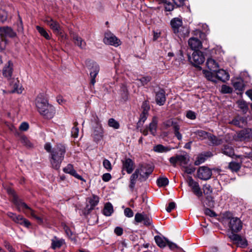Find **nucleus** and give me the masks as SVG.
I'll list each match as a JSON object with an SVG mask.
<instances>
[{
    "label": "nucleus",
    "mask_w": 252,
    "mask_h": 252,
    "mask_svg": "<svg viewBox=\"0 0 252 252\" xmlns=\"http://www.w3.org/2000/svg\"><path fill=\"white\" fill-rule=\"evenodd\" d=\"M65 152V147L62 144L57 145L52 149L50 161L53 168L56 170L60 168Z\"/></svg>",
    "instance_id": "1"
},
{
    "label": "nucleus",
    "mask_w": 252,
    "mask_h": 252,
    "mask_svg": "<svg viewBox=\"0 0 252 252\" xmlns=\"http://www.w3.org/2000/svg\"><path fill=\"white\" fill-rule=\"evenodd\" d=\"M12 202L16 205L19 211H21V208L22 207L27 210L24 213L27 215H30L32 217L36 220L37 222L39 223L43 222L42 219L37 216L34 211L29 207L25 203L23 202L21 200L19 199L17 195H14L13 198L12 199Z\"/></svg>",
    "instance_id": "2"
},
{
    "label": "nucleus",
    "mask_w": 252,
    "mask_h": 252,
    "mask_svg": "<svg viewBox=\"0 0 252 252\" xmlns=\"http://www.w3.org/2000/svg\"><path fill=\"white\" fill-rule=\"evenodd\" d=\"M138 170L139 176V180L144 181L147 180L149 175L153 171V168L150 165L146 163L140 164L135 171Z\"/></svg>",
    "instance_id": "3"
},
{
    "label": "nucleus",
    "mask_w": 252,
    "mask_h": 252,
    "mask_svg": "<svg viewBox=\"0 0 252 252\" xmlns=\"http://www.w3.org/2000/svg\"><path fill=\"white\" fill-rule=\"evenodd\" d=\"M189 160V158L187 155H178L169 158L170 162L174 167H175L176 164L179 163L181 166L185 167L188 165Z\"/></svg>",
    "instance_id": "4"
},
{
    "label": "nucleus",
    "mask_w": 252,
    "mask_h": 252,
    "mask_svg": "<svg viewBox=\"0 0 252 252\" xmlns=\"http://www.w3.org/2000/svg\"><path fill=\"white\" fill-rule=\"evenodd\" d=\"M189 59L194 66L202 64L205 61L203 53L199 50H195L192 54V57H189Z\"/></svg>",
    "instance_id": "5"
},
{
    "label": "nucleus",
    "mask_w": 252,
    "mask_h": 252,
    "mask_svg": "<svg viewBox=\"0 0 252 252\" xmlns=\"http://www.w3.org/2000/svg\"><path fill=\"white\" fill-rule=\"evenodd\" d=\"M44 22L52 30L54 33L63 36L62 27L58 22L50 17L46 18Z\"/></svg>",
    "instance_id": "6"
},
{
    "label": "nucleus",
    "mask_w": 252,
    "mask_h": 252,
    "mask_svg": "<svg viewBox=\"0 0 252 252\" xmlns=\"http://www.w3.org/2000/svg\"><path fill=\"white\" fill-rule=\"evenodd\" d=\"M187 182L192 191L196 196L200 197L202 196L203 193L198 183L195 181L190 176L188 177Z\"/></svg>",
    "instance_id": "7"
},
{
    "label": "nucleus",
    "mask_w": 252,
    "mask_h": 252,
    "mask_svg": "<svg viewBox=\"0 0 252 252\" xmlns=\"http://www.w3.org/2000/svg\"><path fill=\"white\" fill-rule=\"evenodd\" d=\"M17 36L16 32L12 28L8 26L0 27V37L6 38V37L14 38Z\"/></svg>",
    "instance_id": "8"
},
{
    "label": "nucleus",
    "mask_w": 252,
    "mask_h": 252,
    "mask_svg": "<svg viewBox=\"0 0 252 252\" xmlns=\"http://www.w3.org/2000/svg\"><path fill=\"white\" fill-rule=\"evenodd\" d=\"M104 42L108 45L118 46L120 45V41L111 32H106L103 39Z\"/></svg>",
    "instance_id": "9"
},
{
    "label": "nucleus",
    "mask_w": 252,
    "mask_h": 252,
    "mask_svg": "<svg viewBox=\"0 0 252 252\" xmlns=\"http://www.w3.org/2000/svg\"><path fill=\"white\" fill-rule=\"evenodd\" d=\"M212 175L211 170L207 167H200L197 171L198 177L203 180H207L210 179Z\"/></svg>",
    "instance_id": "10"
},
{
    "label": "nucleus",
    "mask_w": 252,
    "mask_h": 252,
    "mask_svg": "<svg viewBox=\"0 0 252 252\" xmlns=\"http://www.w3.org/2000/svg\"><path fill=\"white\" fill-rule=\"evenodd\" d=\"M134 220L138 223L143 221V224L146 226H149L152 223V218L144 213H136L135 215Z\"/></svg>",
    "instance_id": "11"
},
{
    "label": "nucleus",
    "mask_w": 252,
    "mask_h": 252,
    "mask_svg": "<svg viewBox=\"0 0 252 252\" xmlns=\"http://www.w3.org/2000/svg\"><path fill=\"white\" fill-rule=\"evenodd\" d=\"M229 226L233 232L239 231L242 227V222L237 218H232L229 220Z\"/></svg>",
    "instance_id": "12"
},
{
    "label": "nucleus",
    "mask_w": 252,
    "mask_h": 252,
    "mask_svg": "<svg viewBox=\"0 0 252 252\" xmlns=\"http://www.w3.org/2000/svg\"><path fill=\"white\" fill-rule=\"evenodd\" d=\"M49 103L47 100L42 97V95H38L35 99V105L39 113L41 114V110H45L46 108V105Z\"/></svg>",
    "instance_id": "13"
},
{
    "label": "nucleus",
    "mask_w": 252,
    "mask_h": 252,
    "mask_svg": "<svg viewBox=\"0 0 252 252\" xmlns=\"http://www.w3.org/2000/svg\"><path fill=\"white\" fill-rule=\"evenodd\" d=\"M122 163L123 170H125L128 174L132 172L134 169V163L130 158H127L122 160Z\"/></svg>",
    "instance_id": "14"
},
{
    "label": "nucleus",
    "mask_w": 252,
    "mask_h": 252,
    "mask_svg": "<svg viewBox=\"0 0 252 252\" xmlns=\"http://www.w3.org/2000/svg\"><path fill=\"white\" fill-rule=\"evenodd\" d=\"M41 115L46 119L52 118L55 113V109L54 106L48 104L46 105V108L45 110H41Z\"/></svg>",
    "instance_id": "15"
},
{
    "label": "nucleus",
    "mask_w": 252,
    "mask_h": 252,
    "mask_svg": "<svg viewBox=\"0 0 252 252\" xmlns=\"http://www.w3.org/2000/svg\"><path fill=\"white\" fill-rule=\"evenodd\" d=\"M166 101L165 92L161 89L156 93V101L159 106L163 105Z\"/></svg>",
    "instance_id": "16"
},
{
    "label": "nucleus",
    "mask_w": 252,
    "mask_h": 252,
    "mask_svg": "<svg viewBox=\"0 0 252 252\" xmlns=\"http://www.w3.org/2000/svg\"><path fill=\"white\" fill-rule=\"evenodd\" d=\"M86 65L90 71V73L98 74L99 71V66L95 62L92 61H88L86 62Z\"/></svg>",
    "instance_id": "17"
},
{
    "label": "nucleus",
    "mask_w": 252,
    "mask_h": 252,
    "mask_svg": "<svg viewBox=\"0 0 252 252\" xmlns=\"http://www.w3.org/2000/svg\"><path fill=\"white\" fill-rule=\"evenodd\" d=\"M189 46L192 50H198L197 49L202 47V43L197 38L195 37H191L188 41Z\"/></svg>",
    "instance_id": "18"
},
{
    "label": "nucleus",
    "mask_w": 252,
    "mask_h": 252,
    "mask_svg": "<svg viewBox=\"0 0 252 252\" xmlns=\"http://www.w3.org/2000/svg\"><path fill=\"white\" fill-rule=\"evenodd\" d=\"M170 24L174 33L179 32V29L183 26V22L179 18H175L171 20Z\"/></svg>",
    "instance_id": "19"
},
{
    "label": "nucleus",
    "mask_w": 252,
    "mask_h": 252,
    "mask_svg": "<svg viewBox=\"0 0 252 252\" xmlns=\"http://www.w3.org/2000/svg\"><path fill=\"white\" fill-rule=\"evenodd\" d=\"M103 129L101 125H98L95 127L93 132V137L95 141H100L103 137Z\"/></svg>",
    "instance_id": "20"
},
{
    "label": "nucleus",
    "mask_w": 252,
    "mask_h": 252,
    "mask_svg": "<svg viewBox=\"0 0 252 252\" xmlns=\"http://www.w3.org/2000/svg\"><path fill=\"white\" fill-rule=\"evenodd\" d=\"M88 201L89 204L87 205L86 209L88 211L92 210L97 205L99 202V197L96 195H94L92 197L88 198Z\"/></svg>",
    "instance_id": "21"
},
{
    "label": "nucleus",
    "mask_w": 252,
    "mask_h": 252,
    "mask_svg": "<svg viewBox=\"0 0 252 252\" xmlns=\"http://www.w3.org/2000/svg\"><path fill=\"white\" fill-rule=\"evenodd\" d=\"M206 65L210 71L216 72L219 66V64L216 61L212 58H210L207 59L206 62Z\"/></svg>",
    "instance_id": "22"
},
{
    "label": "nucleus",
    "mask_w": 252,
    "mask_h": 252,
    "mask_svg": "<svg viewBox=\"0 0 252 252\" xmlns=\"http://www.w3.org/2000/svg\"><path fill=\"white\" fill-rule=\"evenodd\" d=\"M13 63L9 61L3 69V75L7 78L11 77L13 72Z\"/></svg>",
    "instance_id": "23"
},
{
    "label": "nucleus",
    "mask_w": 252,
    "mask_h": 252,
    "mask_svg": "<svg viewBox=\"0 0 252 252\" xmlns=\"http://www.w3.org/2000/svg\"><path fill=\"white\" fill-rule=\"evenodd\" d=\"M215 73L216 74V77L222 82L227 81L229 79L228 73L223 69L217 70Z\"/></svg>",
    "instance_id": "24"
},
{
    "label": "nucleus",
    "mask_w": 252,
    "mask_h": 252,
    "mask_svg": "<svg viewBox=\"0 0 252 252\" xmlns=\"http://www.w3.org/2000/svg\"><path fill=\"white\" fill-rule=\"evenodd\" d=\"M211 156V153L210 152H206L205 153L199 155L194 161V164L195 165H200V164L204 162L207 158Z\"/></svg>",
    "instance_id": "25"
},
{
    "label": "nucleus",
    "mask_w": 252,
    "mask_h": 252,
    "mask_svg": "<svg viewBox=\"0 0 252 252\" xmlns=\"http://www.w3.org/2000/svg\"><path fill=\"white\" fill-rule=\"evenodd\" d=\"M233 87H234L236 91H237V94H242L244 88V82L242 79H237L233 82Z\"/></svg>",
    "instance_id": "26"
},
{
    "label": "nucleus",
    "mask_w": 252,
    "mask_h": 252,
    "mask_svg": "<svg viewBox=\"0 0 252 252\" xmlns=\"http://www.w3.org/2000/svg\"><path fill=\"white\" fill-rule=\"evenodd\" d=\"M51 241V248L54 250H55L57 248H60L65 243L64 239H59L56 236H55L52 239Z\"/></svg>",
    "instance_id": "27"
},
{
    "label": "nucleus",
    "mask_w": 252,
    "mask_h": 252,
    "mask_svg": "<svg viewBox=\"0 0 252 252\" xmlns=\"http://www.w3.org/2000/svg\"><path fill=\"white\" fill-rule=\"evenodd\" d=\"M158 126V119L156 117L153 118L152 121L149 124L148 129L151 134L155 136L157 132Z\"/></svg>",
    "instance_id": "28"
},
{
    "label": "nucleus",
    "mask_w": 252,
    "mask_h": 252,
    "mask_svg": "<svg viewBox=\"0 0 252 252\" xmlns=\"http://www.w3.org/2000/svg\"><path fill=\"white\" fill-rule=\"evenodd\" d=\"M155 240L157 245L161 248H164L166 246L168 241V239L160 236H155Z\"/></svg>",
    "instance_id": "29"
},
{
    "label": "nucleus",
    "mask_w": 252,
    "mask_h": 252,
    "mask_svg": "<svg viewBox=\"0 0 252 252\" xmlns=\"http://www.w3.org/2000/svg\"><path fill=\"white\" fill-rule=\"evenodd\" d=\"M73 39L74 40L75 44L79 46L80 48L83 49L85 47L86 45L85 42L78 35L73 34Z\"/></svg>",
    "instance_id": "30"
},
{
    "label": "nucleus",
    "mask_w": 252,
    "mask_h": 252,
    "mask_svg": "<svg viewBox=\"0 0 252 252\" xmlns=\"http://www.w3.org/2000/svg\"><path fill=\"white\" fill-rule=\"evenodd\" d=\"M208 140L211 142L213 146H218L220 145L223 142V140L220 137H217L216 136L210 134Z\"/></svg>",
    "instance_id": "31"
},
{
    "label": "nucleus",
    "mask_w": 252,
    "mask_h": 252,
    "mask_svg": "<svg viewBox=\"0 0 252 252\" xmlns=\"http://www.w3.org/2000/svg\"><path fill=\"white\" fill-rule=\"evenodd\" d=\"M180 29H179L178 32L175 33L179 37H185L189 35V32L188 27H183L182 26Z\"/></svg>",
    "instance_id": "32"
},
{
    "label": "nucleus",
    "mask_w": 252,
    "mask_h": 252,
    "mask_svg": "<svg viewBox=\"0 0 252 252\" xmlns=\"http://www.w3.org/2000/svg\"><path fill=\"white\" fill-rule=\"evenodd\" d=\"M249 130L244 129L241 130L237 135L238 138L240 141H243L248 139L250 137Z\"/></svg>",
    "instance_id": "33"
},
{
    "label": "nucleus",
    "mask_w": 252,
    "mask_h": 252,
    "mask_svg": "<svg viewBox=\"0 0 252 252\" xmlns=\"http://www.w3.org/2000/svg\"><path fill=\"white\" fill-rule=\"evenodd\" d=\"M221 151L222 153L228 157H232L234 155V149L231 146L225 145Z\"/></svg>",
    "instance_id": "34"
},
{
    "label": "nucleus",
    "mask_w": 252,
    "mask_h": 252,
    "mask_svg": "<svg viewBox=\"0 0 252 252\" xmlns=\"http://www.w3.org/2000/svg\"><path fill=\"white\" fill-rule=\"evenodd\" d=\"M194 133L200 140H203L206 138L208 139L211 134L202 130H198L196 131Z\"/></svg>",
    "instance_id": "35"
},
{
    "label": "nucleus",
    "mask_w": 252,
    "mask_h": 252,
    "mask_svg": "<svg viewBox=\"0 0 252 252\" xmlns=\"http://www.w3.org/2000/svg\"><path fill=\"white\" fill-rule=\"evenodd\" d=\"M11 86L12 88H13V90L11 91V92L17 93L18 94L22 93V91L21 90V87L18 81L14 80L12 82Z\"/></svg>",
    "instance_id": "36"
},
{
    "label": "nucleus",
    "mask_w": 252,
    "mask_h": 252,
    "mask_svg": "<svg viewBox=\"0 0 252 252\" xmlns=\"http://www.w3.org/2000/svg\"><path fill=\"white\" fill-rule=\"evenodd\" d=\"M172 127L175 136L177 137L178 140H181L182 139V135L179 131L180 126L178 123L176 122Z\"/></svg>",
    "instance_id": "37"
},
{
    "label": "nucleus",
    "mask_w": 252,
    "mask_h": 252,
    "mask_svg": "<svg viewBox=\"0 0 252 252\" xmlns=\"http://www.w3.org/2000/svg\"><path fill=\"white\" fill-rule=\"evenodd\" d=\"M138 170L135 171L131 175L130 178V184H129V188L133 189L135 187L136 180L137 179L138 177L139 176L138 174Z\"/></svg>",
    "instance_id": "38"
},
{
    "label": "nucleus",
    "mask_w": 252,
    "mask_h": 252,
    "mask_svg": "<svg viewBox=\"0 0 252 252\" xmlns=\"http://www.w3.org/2000/svg\"><path fill=\"white\" fill-rule=\"evenodd\" d=\"M113 212V208L112 205L108 202L104 206L103 209V214L106 216H110Z\"/></svg>",
    "instance_id": "39"
},
{
    "label": "nucleus",
    "mask_w": 252,
    "mask_h": 252,
    "mask_svg": "<svg viewBox=\"0 0 252 252\" xmlns=\"http://www.w3.org/2000/svg\"><path fill=\"white\" fill-rule=\"evenodd\" d=\"M154 151L157 153H166L170 150L168 147H165L161 144L155 146L153 149Z\"/></svg>",
    "instance_id": "40"
},
{
    "label": "nucleus",
    "mask_w": 252,
    "mask_h": 252,
    "mask_svg": "<svg viewBox=\"0 0 252 252\" xmlns=\"http://www.w3.org/2000/svg\"><path fill=\"white\" fill-rule=\"evenodd\" d=\"M238 107L241 109L243 112H247L248 110V105L246 101L243 100H239L237 102Z\"/></svg>",
    "instance_id": "41"
},
{
    "label": "nucleus",
    "mask_w": 252,
    "mask_h": 252,
    "mask_svg": "<svg viewBox=\"0 0 252 252\" xmlns=\"http://www.w3.org/2000/svg\"><path fill=\"white\" fill-rule=\"evenodd\" d=\"M36 29L38 32L40 34V35L45 38L46 39H49L50 37L46 32V31L42 27H41L39 26H36Z\"/></svg>",
    "instance_id": "42"
},
{
    "label": "nucleus",
    "mask_w": 252,
    "mask_h": 252,
    "mask_svg": "<svg viewBox=\"0 0 252 252\" xmlns=\"http://www.w3.org/2000/svg\"><path fill=\"white\" fill-rule=\"evenodd\" d=\"M19 140L21 144L28 148H30L32 146V144L26 136H21Z\"/></svg>",
    "instance_id": "43"
},
{
    "label": "nucleus",
    "mask_w": 252,
    "mask_h": 252,
    "mask_svg": "<svg viewBox=\"0 0 252 252\" xmlns=\"http://www.w3.org/2000/svg\"><path fill=\"white\" fill-rule=\"evenodd\" d=\"M157 183L158 185L160 187H165L168 184L169 181L166 177H161L157 180Z\"/></svg>",
    "instance_id": "44"
},
{
    "label": "nucleus",
    "mask_w": 252,
    "mask_h": 252,
    "mask_svg": "<svg viewBox=\"0 0 252 252\" xmlns=\"http://www.w3.org/2000/svg\"><path fill=\"white\" fill-rule=\"evenodd\" d=\"M204 70L203 71V74L205 75V77L210 81L215 82L216 77L214 76L213 73L212 72Z\"/></svg>",
    "instance_id": "45"
},
{
    "label": "nucleus",
    "mask_w": 252,
    "mask_h": 252,
    "mask_svg": "<svg viewBox=\"0 0 252 252\" xmlns=\"http://www.w3.org/2000/svg\"><path fill=\"white\" fill-rule=\"evenodd\" d=\"M108 124L109 126L114 129H118L120 127L119 123L113 118H111L108 120Z\"/></svg>",
    "instance_id": "46"
},
{
    "label": "nucleus",
    "mask_w": 252,
    "mask_h": 252,
    "mask_svg": "<svg viewBox=\"0 0 252 252\" xmlns=\"http://www.w3.org/2000/svg\"><path fill=\"white\" fill-rule=\"evenodd\" d=\"M8 44V40L6 38L0 37V51H3Z\"/></svg>",
    "instance_id": "47"
},
{
    "label": "nucleus",
    "mask_w": 252,
    "mask_h": 252,
    "mask_svg": "<svg viewBox=\"0 0 252 252\" xmlns=\"http://www.w3.org/2000/svg\"><path fill=\"white\" fill-rule=\"evenodd\" d=\"M229 167L233 171H237L240 168V165L236 162H231L229 163Z\"/></svg>",
    "instance_id": "48"
},
{
    "label": "nucleus",
    "mask_w": 252,
    "mask_h": 252,
    "mask_svg": "<svg viewBox=\"0 0 252 252\" xmlns=\"http://www.w3.org/2000/svg\"><path fill=\"white\" fill-rule=\"evenodd\" d=\"M151 80V77L150 76L143 77L140 79L137 80V81L140 82L141 86H144L149 82Z\"/></svg>",
    "instance_id": "49"
},
{
    "label": "nucleus",
    "mask_w": 252,
    "mask_h": 252,
    "mask_svg": "<svg viewBox=\"0 0 252 252\" xmlns=\"http://www.w3.org/2000/svg\"><path fill=\"white\" fill-rule=\"evenodd\" d=\"M7 12L3 9H0V21L3 23L7 20Z\"/></svg>",
    "instance_id": "50"
},
{
    "label": "nucleus",
    "mask_w": 252,
    "mask_h": 252,
    "mask_svg": "<svg viewBox=\"0 0 252 252\" xmlns=\"http://www.w3.org/2000/svg\"><path fill=\"white\" fill-rule=\"evenodd\" d=\"M63 170L65 173H68L70 175H72L73 171H75L72 165L70 164H68L65 167H64Z\"/></svg>",
    "instance_id": "51"
},
{
    "label": "nucleus",
    "mask_w": 252,
    "mask_h": 252,
    "mask_svg": "<svg viewBox=\"0 0 252 252\" xmlns=\"http://www.w3.org/2000/svg\"><path fill=\"white\" fill-rule=\"evenodd\" d=\"M77 124L74 123V126L71 129V135L74 138H77L78 136L79 128L77 127Z\"/></svg>",
    "instance_id": "52"
},
{
    "label": "nucleus",
    "mask_w": 252,
    "mask_h": 252,
    "mask_svg": "<svg viewBox=\"0 0 252 252\" xmlns=\"http://www.w3.org/2000/svg\"><path fill=\"white\" fill-rule=\"evenodd\" d=\"M232 92V88L230 87L223 85L221 87V92L224 94L230 93Z\"/></svg>",
    "instance_id": "53"
},
{
    "label": "nucleus",
    "mask_w": 252,
    "mask_h": 252,
    "mask_svg": "<svg viewBox=\"0 0 252 252\" xmlns=\"http://www.w3.org/2000/svg\"><path fill=\"white\" fill-rule=\"evenodd\" d=\"M204 194H209L212 193V189L210 185L205 184L203 188Z\"/></svg>",
    "instance_id": "54"
},
{
    "label": "nucleus",
    "mask_w": 252,
    "mask_h": 252,
    "mask_svg": "<svg viewBox=\"0 0 252 252\" xmlns=\"http://www.w3.org/2000/svg\"><path fill=\"white\" fill-rule=\"evenodd\" d=\"M240 236L237 234H235L233 232H231L229 235V238L233 240V241L235 242L236 243H237V242L238 241H239V240L240 239Z\"/></svg>",
    "instance_id": "55"
},
{
    "label": "nucleus",
    "mask_w": 252,
    "mask_h": 252,
    "mask_svg": "<svg viewBox=\"0 0 252 252\" xmlns=\"http://www.w3.org/2000/svg\"><path fill=\"white\" fill-rule=\"evenodd\" d=\"M103 165L104 167L108 171L112 169V166L111 162L108 159H104L103 161Z\"/></svg>",
    "instance_id": "56"
},
{
    "label": "nucleus",
    "mask_w": 252,
    "mask_h": 252,
    "mask_svg": "<svg viewBox=\"0 0 252 252\" xmlns=\"http://www.w3.org/2000/svg\"><path fill=\"white\" fill-rule=\"evenodd\" d=\"M97 75H98V74H95V73H90V79H91L90 84H91V86H94V85L96 82L95 77L97 76Z\"/></svg>",
    "instance_id": "57"
},
{
    "label": "nucleus",
    "mask_w": 252,
    "mask_h": 252,
    "mask_svg": "<svg viewBox=\"0 0 252 252\" xmlns=\"http://www.w3.org/2000/svg\"><path fill=\"white\" fill-rule=\"evenodd\" d=\"M141 107H142V109H143L142 112H148V113L150 108L149 104L147 101H145L143 102Z\"/></svg>",
    "instance_id": "58"
},
{
    "label": "nucleus",
    "mask_w": 252,
    "mask_h": 252,
    "mask_svg": "<svg viewBox=\"0 0 252 252\" xmlns=\"http://www.w3.org/2000/svg\"><path fill=\"white\" fill-rule=\"evenodd\" d=\"M125 215L128 218H131L133 216V212L131 209L129 208H126L124 210Z\"/></svg>",
    "instance_id": "59"
},
{
    "label": "nucleus",
    "mask_w": 252,
    "mask_h": 252,
    "mask_svg": "<svg viewBox=\"0 0 252 252\" xmlns=\"http://www.w3.org/2000/svg\"><path fill=\"white\" fill-rule=\"evenodd\" d=\"M148 114V112H142L140 116L139 123H144L147 118Z\"/></svg>",
    "instance_id": "60"
},
{
    "label": "nucleus",
    "mask_w": 252,
    "mask_h": 252,
    "mask_svg": "<svg viewBox=\"0 0 252 252\" xmlns=\"http://www.w3.org/2000/svg\"><path fill=\"white\" fill-rule=\"evenodd\" d=\"M204 213L205 215H206L208 216L211 217H215L217 216L215 212H214V211H212L211 210H210V209H208V208H206L205 209Z\"/></svg>",
    "instance_id": "61"
},
{
    "label": "nucleus",
    "mask_w": 252,
    "mask_h": 252,
    "mask_svg": "<svg viewBox=\"0 0 252 252\" xmlns=\"http://www.w3.org/2000/svg\"><path fill=\"white\" fill-rule=\"evenodd\" d=\"M186 116L188 118L191 120H194L196 118L195 113L192 111H188Z\"/></svg>",
    "instance_id": "62"
},
{
    "label": "nucleus",
    "mask_w": 252,
    "mask_h": 252,
    "mask_svg": "<svg viewBox=\"0 0 252 252\" xmlns=\"http://www.w3.org/2000/svg\"><path fill=\"white\" fill-rule=\"evenodd\" d=\"M176 122L173 121L172 120H168L164 123V126L165 128H167L171 126H173Z\"/></svg>",
    "instance_id": "63"
},
{
    "label": "nucleus",
    "mask_w": 252,
    "mask_h": 252,
    "mask_svg": "<svg viewBox=\"0 0 252 252\" xmlns=\"http://www.w3.org/2000/svg\"><path fill=\"white\" fill-rule=\"evenodd\" d=\"M176 206L175 203L172 202L169 203L168 206L166 208V210L168 212H170L172 210H173Z\"/></svg>",
    "instance_id": "64"
}]
</instances>
